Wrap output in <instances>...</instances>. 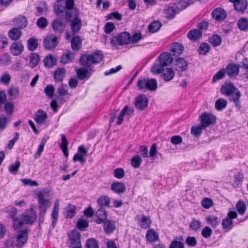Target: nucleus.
Segmentation results:
<instances>
[{
  "mask_svg": "<svg viewBox=\"0 0 248 248\" xmlns=\"http://www.w3.org/2000/svg\"><path fill=\"white\" fill-rule=\"evenodd\" d=\"M37 218L36 212L33 208L27 210L20 216L21 219L15 217L13 220V227L15 230H19L23 224H32Z\"/></svg>",
  "mask_w": 248,
  "mask_h": 248,
  "instance_id": "f257e3e1",
  "label": "nucleus"
},
{
  "mask_svg": "<svg viewBox=\"0 0 248 248\" xmlns=\"http://www.w3.org/2000/svg\"><path fill=\"white\" fill-rule=\"evenodd\" d=\"M159 63L155 64L151 68V72L155 74H159L163 71L165 66L170 65L173 62V58L169 52H163L158 57Z\"/></svg>",
  "mask_w": 248,
  "mask_h": 248,
  "instance_id": "f03ea898",
  "label": "nucleus"
},
{
  "mask_svg": "<svg viewBox=\"0 0 248 248\" xmlns=\"http://www.w3.org/2000/svg\"><path fill=\"white\" fill-rule=\"evenodd\" d=\"M103 58V52L97 50L92 54H84L80 57L79 62L83 66L89 68L92 64L100 62Z\"/></svg>",
  "mask_w": 248,
  "mask_h": 248,
  "instance_id": "7ed1b4c3",
  "label": "nucleus"
},
{
  "mask_svg": "<svg viewBox=\"0 0 248 248\" xmlns=\"http://www.w3.org/2000/svg\"><path fill=\"white\" fill-rule=\"evenodd\" d=\"M37 195L40 210L39 221L40 223H42L44 221L46 210L50 206L51 204L49 200L45 199V196L42 192H38Z\"/></svg>",
  "mask_w": 248,
  "mask_h": 248,
  "instance_id": "20e7f679",
  "label": "nucleus"
},
{
  "mask_svg": "<svg viewBox=\"0 0 248 248\" xmlns=\"http://www.w3.org/2000/svg\"><path fill=\"white\" fill-rule=\"evenodd\" d=\"M137 87L139 90L144 92L155 91L157 88V82L155 78H144L138 80Z\"/></svg>",
  "mask_w": 248,
  "mask_h": 248,
  "instance_id": "39448f33",
  "label": "nucleus"
},
{
  "mask_svg": "<svg viewBox=\"0 0 248 248\" xmlns=\"http://www.w3.org/2000/svg\"><path fill=\"white\" fill-rule=\"evenodd\" d=\"M131 36L127 32H123L113 36L111 39V43L113 46H123L130 42Z\"/></svg>",
  "mask_w": 248,
  "mask_h": 248,
  "instance_id": "423d86ee",
  "label": "nucleus"
},
{
  "mask_svg": "<svg viewBox=\"0 0 248 248\" xmlns=\"http://www.w3.org/2000/svg\"><path fill=\"white\" fill-rule=\"evenodd\" d=\"M201 124L205 129L207 127L214 125L216 123V117L212 113L205 112L202 113L200 117Z\"/></svg>",
  "mask_w": 248,
  "mask_h": 248,
  "instance_id": "0eeeda50",
  "label": "nucleus"
},
{
  "mask_svg": "<svg viewBox=\"0 0 248 248\" xmlns=\"http://www.w3.org/2000/svg\"><path fill=\"white\" fill-rule=\"evenodd\" d=\"M28 230L27 229L19 230L16 237L15 244L16 247H22L27 243L28 238Z\"/></svg>",
  "mask_w": 248,
  "mask_h": 248,
  "instance_id": "6e6552de",
  "label": "nucleus"
},
{
  "mask_svg": "<svg viewBox=\"0 0 248 248\" xmlns=\"http://www.w3.org/2000/svg\"><path fill=\"white\" fill-rule=\"evenodd\" d=\"M233 3L234 10L238 13L244 14L247 9L248 3L247 0H229Z\"/></svg>",
  "mask_w": 248,
  "mask_h": 248,
  "instance_id": "1a4fd4ad",
  "label": "nucleus"
},
{
  "mask_svg": "<svg viewBox=\"0 0 248 248\" xmlns=\"http://www.w3.org/2000/svg\"><path fill=\"white\" fill-rule=\"evenodd\" d=\"M58 43L57 36L50 35L44 39L43 46L46 49L50 50L56 47Z\"/></svg>",
  "mask_w": 248,
  "mask_h": 248,
  "instance_id": "9d476101",
  "label": "nucleus"
},
{
  "mask_svg": "<svg viewBox=\"0 0 248 248\" xmlns=\"http://www.w3.org/2000/svg\"><path fill=\"white\" fill-rule=\"evenodd\" d=\"M148 100L144 94H140L136 97L135 102L136 108L140 110H144L148 106Z\"/></svg>",
  "mask_w": 248,
  "mask_h": 248,
  "instance_id": "9b49d317",
  "label": "nucleus"
},
{
  "mask_svg": "<svg viewBox=\"0 0 248 248\" xmlns=\"http://www.w3.org/2000/svg\"><path fill=\"white\" fill-rule=\"evenodd\" d=\"M108 213L105 208L100 207L95 214L94 222L98 224H102L107 219Z\"/></svg>",
  "mask_w": 248,
  "mask_h": 248,
  "instance_id": "f8f14e48",
  "label": "nucleus"
},
{
  "mask_svg": "<svg viewBox=\"0 0 248 248\" xmlns=\"http://www.w3.org/2000/svg\"><path fill=\"white\" fill-rule=\"evenodd\" d=\"M52 27L55 32L61 34L65 30L66 26L61 18H58L53 21Z\"/></svg>",
  "mask_w": 248,
  "mask_h": 248,
  "instance_id": "ddd939ff",
  "label": "nucleus"
},
{
  "mask_svg": "<svg viewBox=\"0 0 248 248\" xmlns=\"http://www.w3.org/2000/svg\"><path fill=\"white\" fill-rule=\"evenodd\" d=\"M237 89V88L235 87L232 83L226 82L222 85L220 92L222 94L228 97L231 95V94L235 91Z\"/></svg>",
  "mask_w": 248,
  "mask_h": 248,
  "instance_id": "4468645a",
  "label": "nucleus"
},
{
  "mask_svg": "<svg viewBox=\"0 0 248 248\" xmlns=\"http://www.w3.org/2000/svg\"><path fill=\"white\" fill-rule=\"evenodd\" d=\"M69 22L72 34L75 35L78 33L81 29L82 25L81 20L79 17H76Z\"/></svg>",
  "mask_w": 248,
  "mask_h": 248,
  "instance_id": "2eb2a0df",
  "label": "nucleus"
},
{
  "mask_svg": "<svg viewBox=\"0 0 248 248\" xmlns=\"http://www.w3.org/2000/svg\"><path fill=\"white\" fill-rule=\"evenodd\" d=\"M174 65L176 71L183 72L187 69L188 63L184 58L179 57L175 60Z\"/></svg>",
  "mask_w": 248,
  "mask_h": 248,
  "instance_id": "dca6fc26",
  "label": "nucleus"
},
{
  "mask_svg": "<svg viewBox=\"0 0 248 248\" xmlns=\"http://www.w3.org/2000/svg\"><path fill=\"white\" fill-rule=\"evenodd\" d=\"M67 87V85L62 84L60 86L57 88V94L56 96H57V99L62 103L65 102L66 101L63 98V96L67 95L69 94V93L66 88Z\"/></svg>",
  "mask_w": 248,
  "mask_h": 248,
  "instance_id": "f3484780",
  "label": "nucleus"
},
{
  "mask_svg": "<svg viewBox=\"0 0 248 248\" xmlns=\"http://www.w3.org/2000/svg\"><path fill=\"white\" fill-rule=\"evenodd\" d=\"M242 94L239 89L237 88L235 90L231 95H229V100L230 101H232L234 103V105L237 109H239L241 108V103H240V98L241 97Z\"/></svg>",
  "mask_w": 248,
  "mask_h": 248,
  "instance_id": "a211bd4d",
  "label": "nucleus"
},
{
  "mask_svg": "<svg viewBox=\"0 0 248 248\" xmlns=\"http://www.w3.org/2000/svg\"><path fill=\"white\" fill-rule=\"evenodd\" d=\"M136 218H137L138 224L141 228L146 229L150 227L152 221L149 216L142 215L140 219L139 216H137Z\"/></svg>",
  "mask_w": 248,
  "mask_h": 248,
  "instance_id": "6ab92c4d",
  "label": "nucleus"
},
{
  "mask_svg": "<svg viewBox=\"0 0 248 248\" xmlns=\"http://www.w3.org/2000/svg\"><path fill=\"white\" fill-rule=\"evenodd\" d=\"M24 50L23 45L19 42L13 43L10 46V51L14 56L19 55Z\"/></svg>",
  "mask_w": 248,
  "mask_h": 248,
  "instance_id": "aec40b11",
  "label": "nucleus"
},
{
  "mask_svg": "<svg viewBox=\"0 0 248 248\" xmlns=\"http://www.w3.org/2000/svg\"><path fill=\"white\" fill-rule=\"evenodd\" d=\"M161 74V77L165 81H170L175 76V72L171 68H163Z\"/></svg>",
  "mask_w": 248,
  "mask_h": 248,
  "instance_id": "412c9836",
  "label": "nucleus"
},
{
  "mask_svg": "<svg viewBox=\"0 0 248 248\" xmlns=\"http://www.w3.org/2000/svg\"><path fill=\"white\" fill-rule=\"evenodd\" d=\"M225 70L230 77H236L239 72V67L234 63L228 64Z\"/></svg>",
  "mask_w": 248,
  "mask_h": 248,
  "instance_id": "4be33fe9",
  "label": "nucleus"
},
{
  "mask_svg": "<svg viewBox=\"0 0 248 248\" xmlns=\"http://www.w3.org/2000/svg\"><path fill=\"white\" fill-rule=\"evenodd\" d=\"M104 223V230L107 234L112 233L116 229V223L114 221L106 220Z\"/></svg>",
  "mask_w": 248,
  "mask_h": 248,
  "instance_id": "5701e85b",
  "label": "nucleus"
},
{
  "mask_svg": "<svg viewBox=\"0 0 248 248\" xmlns=\"http://www.w3.org/2000/svg\"><path fill=\"white\" fill-rule=\"evenodd\" d=\"M111 189L115 193L121 194L125 191L126 188L123 182H115L111 184Z\"/></svg>",
  "mask_w": 248,
  "mask_h": 248,
  "instance_id": "b1692460",
  "label": "nucleus"
},
{
  "mask_svg": "<svg viewBox=\"0 0 248 248\" xmlns=\"http://www.w3.org/2000/svg\"><path fill=\"white\" fill-rule=\"evenodd\" d=\"M53 10L55 14L58 16L65 12L66 8L65 7L64 0H58L54 5Z\"/></svg>",
  "mask_w": 248,
  "mask_h": 248,
  "instance_id": "393cba45",
  "label": "nucleus"
},
{
  "mask_svg": "<svg viewBox=\"0 0 248 248\" xmlns=\"http://www.w3.org/2000/svg\"><path fill=\"white\" fill-rule=\"evenodd\" d=\"M8 35L11 40H17L21 36L22 31L20 28L14 27L9 31Z\"/></svg>",
  "mask_w": 248,
  "mask_h": 248,
  "instance_id": "a878e982",
  "label": "nucleus"
},
{
  "mask_svg": "<svg viewBox=\"0 0 248 248\" xmlns=\"http://www.w3.org/2000/svg\"><path fill=\"white\" fill-rule=\"evenodd\" d=\"M13 21L15 23L16 25L18 26L17 28H20V29L26 27L28 24L27 18L21 15H19L17 17H15L13 19Z\"/></svg>",
  "mask_w": 248,
  "mask_h": 248,
  "instance_id": "bb28decb",
  "label": "nucleus"
},
{
  "mask_svg": "<svg viewBox=\"0 0 248 248\" xmlns=\"http://www.w3.org/2000/svg\"><path fill=\"white\" fill-rule=\"evenodd\" d=\"M71 43V48L74 51H78L81 48L82 40L79 36H73Z\"/></svg>",
  "mask_w": 248,
  "mask_h": 248,
  "instance_id": "cd10ccee",
  "label": "nucleus"
},
{
  "mask_svg": "<svg viewBox=\"0 0 248 248\" xmlns=\"http://www.w3.org/2000/svg\"><path fill=\"white\" fill-rule=\"evenodd\" d=\"M80 237L81 235L79 232L76 230L72 231L71 235L69 236L70 243L73 245H76V246H78V244L81 245Z\"/></svg>",
  "mask_w": 248,
  "mask_h": 248,
  "instance_id": "c85d7f7f",
  "label": "nucleus"
},
{
  "mask_svg": "<svg viewBox=\"0 0 248 248\" xmlns=\"http://www.w3.org/2000/svg\"><path fill=\"white\" fill-rule=\"evenodd\" d=\"M46 113L42 109H39L35 114L34 120L38 124L45 123L47 119Z\"/></svg>",
  "mask_w": 248,
  "mask_h": 248,
  "instance_id": "c756f323",
  "label": "nucleus"
},
{
  "mask_svg": "<svg viewBox=\"0 0 248 248\" xmlns=\"http://www.w3.org/2000/svg\"><path fill=\"white\" fill-rule=\"evenodd\" d=\"M212 15L213 17L217 21L223 20L226 16L225 11L221 8L214 10L212 11Z\"/></svg>",
  "mask_w": 248,
  "mask_h": 248,
  "instance_id": "7c9ffc66",
  "label": "nucleus"
},
{
  "mask_svg": "<svg viewBox=\"0 0 248 248\" xmlns=\"http://www.w3.org/2000/svg\"><path fill=\"white\" fill-rule=\"evenodd\" d=\"M184 49V47L181 44L175 42L172 44L170 50L173 53V56H178L182 53Z\"/></svg>",
  "mask_w": 248,
  "mask_h": 248,
  "instance_id": "2f4dec72",
  "label": "nucleus"
},
{
  "mask_svg": "<svg viewBox=\"0 0 248 248\" xmlns=\"http://www.w3.org/2000/svg\"><path fill=\"white\" fill-rule=\"evenodd\" d=\"M65 13V19L67 22L71 21L74 18L79 17L78 11L76 8L66 10Z\"/></svg>",
  "mask_w": 248,
  "mask_h": 248,
  "instance_id": "473e14b6",
  "label": "nucleus"
},
{
  "mask_svg": "<svg viewBox=\"0 0 248 248\" xmlns=\"http://www.w3.org/2000/svg\"><path fill=\"white\" fill-rule=\"evenodd\" d=\"M59 211V202L58 200L55 201L54 206L53 207L52 213V226L53 228L55 227L58 218V213Z\"/></svg>",
  "mask_w": 248,
  "mask_h": 248,
  "instance_id": "72a5a7b5",
  "label": "nucleus"
},
{
  "mask_svg": "<svg viewBox=\"0 0 248 248\" xmlns=\"http://www.w3.org/2000/svg\"><path fill=\"white\" fill-rule=\"evenodd\" d=\"M65 74V70L63 68L57 69L54 74V78L56 82H61Z\"/></svg>",
  "mask_w": 248,
  "mask_h": 248,
  "instance_id": "f704fd0d",
  "label": "nucleus"
},
{
  "mask_svg": "<svg viewBox=\"0 0 248 248\" xmlns=\"http://www.w3.org/2000/svg\"><path fill=\"white\" fill-rule=\"evenodd\" d=\"M202 36V32L197 29L190 30L187 33L188 38L191 41H196Z\"/></svg>",
  "mask_w": 248,
  "mask_h": 248,
  "instance_id": "c9c22d12",
  "label": "nucleus"
},
{
  "mask_svg": "<svg viewBox=\"0 0 248 248\" xmlns=\"http://www.w3.org/2000/svg\"><path fill=\"white\" fill-rule=\"evenodd\" d=\"M146 238L150 242H154L158 240V233L153 229H149L147 231Z\"/></svg>",
  "mask_w": 248,
  "mask_h": 248,
  "instance_id": "e433bc0d",
  "label": "nucleus"
},
{
  "mask_svg": "<svg viewBox=\"0 0 248 248\" xmlns=\"http://www.w3.org/2000/svg\"><path fill=\"white\" fill-rule=\"evenodd\" d=\"M205 219L208 224L214 228H216L219 224L220 221L219 218L211 215L206 217Z\"/></svg>",
  "mask_w": 248,
  "mask_h": 248,
  "instance_id": "4c0bfd02",
  "label": "nucleus"
},
{
  "mask_svg": "<svg viewBox=\"0 0 248 248\" xmlns=\"http://www.w3.org/2000/svg\"><path fill=\"white\" fill-rule=\"evenodd\" d=\"M110 198L106 195L101 196L97 199V203L100 207H109L110 206Z\"/></svg>",
  "mask_w": 248,
  "mask_h": 248,
  "instance_id": "58836bf2",
  "label": "nucleus"
},
{
  "mask_svg": "<svg viewBox=\"0 0 248 248\" xmlns=\"http://www.w3.org/2000/svg\"><path fill=\"white\" fill-rule=\"evenodd\" d=\"M7 94L10 97V100H15L19 95L18 88L13 86H11L8 90Z\"/></svg>",
  "mask_w": 248,
  "mask_h": 248,
  "instance_id": "ea45409f",
  "label": "nucleus"
},
{
  "mask_svg": "<svg viewBox=\"0 0 248 248\" xmlns=\"http://www.w3.org/2000/svg\"><path fill=\"white\" fill-rule=\"evenodd\" d=\"M38 40L34 37L30 38L27 41V48L31 51H33L38 47Z\"/></svg>",
  "mask_w": 248,
  "mask_h": 248,
  "instance_id": "a19ab883",
  "label": "nucleus"
},
{
  "mask_svg": "<svg viewBox=\"0 0 248 248\" xmlns=\"http://www.w3.org/2000/svg\"><path fill=\"white\" fill-rule=\"evenodd\" d=\"M162 23L159 21H153L149 25V31L151 33H155L160 29Z\"/></svg>",
  "mask_w": 248,
  "mask_h": 248,
  "instance_id": "79ce46f5",
  "label": "nucleus"
},
{
  "mask_svg": "<svg viewBox=\"0 0 248 248\" xmlns=\"http://www.w3.org/2000/svg\"><path fill=\"white\" fill-rule=\"evenodd\" d=\"M238 28L241 31L248 30V18L245 17L240 18L237 22Z\"/></svg>",
  "mask_w": 248,
  "mask_h": 248,
  "instance_id": "37998d69",
  "label": "nucleus"
},
{
  "mask_svg": "<svg viewBox=\"0 0 248 248\" xmlns=\"http://www.w3.org/2000/svg\"><path fill=\"white\" fill-rule=\"evenodd\" d=\"M209 42L214 46H217L221 45L222 42L221 37L217 34H214L209 38Z\"/></svg>",
  "mask_w": 248,
  "mask_h": 248,
  "instance_id": "c03bdc74",
  "label": "nucleus"
},
{
  "mask_svg": "<svg viewBox=\"0 0 248 248\" xmlns=\"http://www.w3.org/2000/svg\"><path fill=\"white\" fill-rule=\"evenodd\" d=\"M76 207L71 204H69L65 208V214L67 218H71L75 215L76 213Z\"/></svg>",
  "mask_w": 248,
  "mask_h": 248,
  "instance_id": "a18cd8bd",
  "label": "nucleus"
},
{
  "mask_svg": "<svg viewBox=\"0 0 248 248\" xmlns=\"http://www.w3.org/2000/svg\"><path fill=\"white\" fill-rule=\"evenodd\" d=\"M44 63L46 67H52L56 63V59L52 55L47 56L44 60Z\"/></svg>",
  "mask_w": 248,
  "mask_h": 248,
  "instance_id": "49530a36",
  "label": "nucleus"
},
{
  "mask_svg": "<svg viewBox=\"0 0 248 248\" xmlns=\"http://www.w3.org/2000/svg\"><path fill=\"white\" fill-rule=\"evenodd\" d=\"M142 161V158L139 155L133 156L130 160L131 166L135 169L139 168L140 167Z\"/></svg>",
  "mask_w": 248,
  "mask_h": 248,
  "instance_id": "de8ad7c7",
  "label": "nucleus"
},
{
  "mask_svg": "<svg viewBox=\"0 0 248 248\" xmlns=\"http://www.w3.org/2000/svg\"><path fill=\"white\" fill-rule=\"evenodd\" d=\"M74 54L69 51L65 54L62 55L61 58V62L62 63L66 64L72 62V59L74 58Z\"/></svg>",
  "mask_w": 248,
  "mask_h": 248,
  "instance_id": "09e8293b",
  "label": "nucleus"
},
{
  "mask_svg": "<svg viewBox=\"0 0 248 248\" xmlns=\"http://www.w3.org/2000/svg\"><path fill=\"white\" fill-rule=\"evenodd\" d=\"M11 62V57L7 53L2 54L0 57V64L6 66L9 65Z\"/></svg>",
  "mask_w": 248,
  "mask_h": 248,
  "instance_id": "8fccbe9b",
  "label": "nucleus"
},
{
  "mask_svg": "<svg viewBox=\"0 0 248 248\" xmlns=\"http://www.w3.org/2000/svg\"><path fill=\"white\" fill-rule=\"evenodd\" d=\"M222 226L223 229L229 231L233 227V221L232 219L226 217L223 219Z\"/></svg>",
  "mask_w": 248,
  "mask_h": 248,
  "instance_id": "3c124183",
  "label": "nucleus"
},
{
  "mask_svg": "<svg viewBox=\"0 0 248 248\" xmlns=\"http://www.w3.org/2000/svg\"><path fill=\"white\" fill-rule=\"evenodd\" d=\"M227 101L223 98L217 99L215 103V108L217 110H221L226 108Z\"/></svg>",
  "mask_w": 248,
  "mask_h": 248,
  "instance_id": "603ef678",
  "label": "nucleus"
},
{
  "mask_svg": "<svg viewBox=\"0 0 248 248\" xmlns=\"http://www.w3.org/2000/svg\"><path fill=\"white\" fill-rule=\"evenodd\" d=\"M88 70L86 68H81L77 70V74L79 79L82 80L85 78H89L90 75L88 76Z\"/></svg>",
  "mask_w": 248,
  "mask_h": 248,
  "instance_id": "864d4df0",
  "label": "nucleus"
},
{
  "mask_svg": "<svg viewBox=\"0 0 248 248\" xmlns=\"http://www.w3.org/2000/svg\"><path fill=\"white\" fill-rule=\"evenodd\" d=\"M40 61V56L37 53H31L30 56V62L31 67L37 65Z\"/></svg>",
  "mask_w": 248,
  "mask_h": 248,
  "instance_id": "5fc2aeb1",
  "label": "nucleus"
},
{
  "mask_svg": "<svg viewBox=\"0 0 248 248\" xmlns=\"http://www.w3.org/2000/svg\"><path fill=\"white\" fill-rule=\"evenodd\" d=\"M236 209L239 214L243 215L246 210V204L244 202L239 201L236 204Z\"/></svg>",
  "mask_w": 248,
  "mask_h": 248,
  "instance_id": "6e6d98bb",
  "label": "nucleus"
},
{
  "mask_svg": "<svg viewBox=\"0 0 248 248\" xmlns=\"http://www.w3.org/2000/svg\"><path fill=\"white\" fill-rule=\"evenodd\" d=\"M203 129V127L201 124L196 126H193L191 127V133L195 137L200 136L202 133V130Z\"/></svg>",
  "mask_w": 248,
  "mask_h": 248,
  "instance_id": "4d7b16f0",
  "label": "nucleus"
},
{
  "mask_svg": "<svg viewBox=\"0 0 248 248\" xmlns=\"http://www.w3.org/2000/svg\"><path fill=\"white\" fill-rule=\"evenodd\" d=\"M86 248H99V246L97 240L93 238H89L87 240Z\"/></svg>",
  "mask_w": 248,
  "mask_h": 248,
  "instance_id": "13d9d810",
  "label": "nucleus"
},
{
  "mask_svg": "<svg viewBox=\"0 0 248 248\" xmlns=\"http://www.w3.org/2000/svg\"><path fill=\"white\" fill-rule=\"evenodd\" d=\"M210 49V45L208 43H203L200 45L199 48V52L200 54L206 55L209 52Z\"/></svg>",
  "mask_w": 248,
  "mask_h": 248,
  "instance_id": "bf43d9fd",
  "label": "nucleus"
},
{
  "mask_svg": "<svg viewBox=\"0 0 248 248\" xmlns=\"http://www.w3.org/2000/svg\"><path fill=\"white\" fill-rule=\"evenodd\" d=\"M54 91V87L51 84L47 85L44 89V92L46 95L49 98L53 97Z\"/></svg>",
  "mask_w": 248,
  "mask_h": 248,
  "instance_id": "052dcab7",
  "label": "nucleus"
},
{
  "mask_svg": "<svg viewBox=\"0 0 248 248\" xmlns=\"http://www.w3.org/2000/svg\"><path fill=\"white\" fill-rule=\"evenodd\" d=\"M77 227L81 231H84L89 226L87 220L79 219L77 222Z\"/></svg>",
  "mask_w": 248,
  "mask_h": 248,
  "instance_id": "680f3d73",
  "label": "nucleus"
},
{
  "mask_svg": "<svg viewBox=\"0 0 248 248\" xmlns=\"http://www.w3.org/2000/svg\"><path fill=\"white\" fill-rule=\"evenodd\" d=\"M168 18H173L176 15L177 12L173 7H168L165 11Z\"/></svg>",
  "mask_w": 248,
  "mask_h": 248,
  "instance_id": "e2e57ef3",
  "label": "nucleus"
},
{
  "mask_svg": "<svg viewBox=\"0 0 248 248\" xmlns=\"http://www.w3.org/2000/svg\"><path fill=\"white\" fill-rule=\"evenodd\" d=\"M46 143V140L45 139H43L41 140L40 144L38 146V148L36 153L34 155V157L35 159H37L40 156L41 154L44 150V148Z\"/></svg>",
  "mask_w": 248,
  "mask_h": 248,
  "instance_id": "0e129e2a",
  "label": "nucleus"
},
{
  "mask_svg": "<svg viewBox=\"0 0 248 248\" xmlns=\"http://www.w3.org/2000/svg\"><path fill=\"white\" fill-rule=\"evenodd\" d=\"M20 166V161L18 160H16L15 164H11V165L9 166V170L11 173L13 174H16L17 173Z\"/></svg>",
  "mask_w": 248,
  "mask_h": 248,
  "instance_id": "69168bd1",
  "label": "nucleus"
},
{
  "mask_svg": "<svg viewBox=\"0 0 248 248\" xmlns=\"http://www.w3.org/2000/svg\"><path fill=\"white\" fill-rule=\"evenodd\" d=\"M48 21L44 17H41L39 18L36 22L37 26L41 29L45 28L48 25Z\"/></svg>",
  "mask_w": 248,
  "mask_h": 248,
  "instance_id": "338daca9",
  "label": "nucleus"
},
{
  "mask_svg": "<svg viewBox=\"0 0 248 248\" xmlns=\"http://www.w3.org/2000/svg\"><path fill=\"white\" fill-rule=\"evenodd\" d=\"M201 227V222L199 220L193 218L189 225V228L194 231H197L200 229Z\"/></svg>",
  "mask_w": 248,
  "mask_h": 248,
  "instance_id": "774afa93",
  "label": "nucleus"
}]
</instances>
